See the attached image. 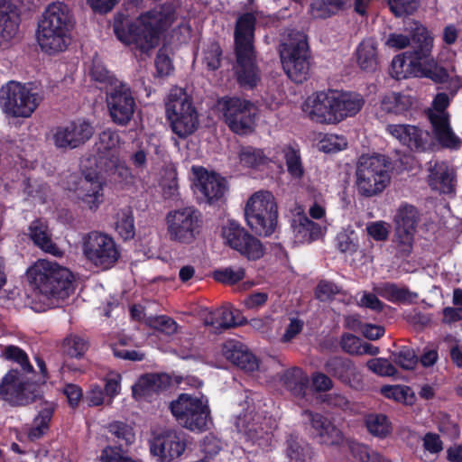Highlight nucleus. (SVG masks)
Wrapping results in <instances>:
<instances>
[{
	"label": "nucleus",
	"instance_id": "nucleus-37",
	"mask_svg": "<svg viewBox=\"0 0 462 462\" xmlns=\"http://www.w3.org/2000/svg\"><path fill=\"white\" fill-rule=\"evenodd\" d=\"M412 106L410 96L402 93L391 92L386 94L381 101V108L387 114L407 116Z\"/></svg>",
	"mask_w": 462,
	"mask_h": 462
},
{
	"label": "nucleus",
	"instance_id": "nucleus-63",
	"mask_svg": "<svg viewBox=\"0 0 462 462\" xmlns=\"http://www.w3.org/2000/svg\"><path fill=\"white\" fill-rule=\"evenodd\" d=\"M340 346L342 350L349 355H361V339L350 333H344L340 338Z\"/></svg>",
	"mask_w": 462,
	"mask_h": 462
},
{
	"label": "nucleus",
	"instance_id": "nucleus-36",
	"mask_svg": "<svg viewBox=\"0 0 462 462\" xmlns=\"http://www.w3.org/2000/svg\"><path fill=\"white\" fill-rule=\"evenodd\" d=\"M285 389L296 398L303 399L310 384L308 374L299 367L288 369L282 377Z\"/></svg>",
	"mask_w": 462,
	"mask_h": 462
},
{
	"label": "nucleus",
	"instance_id": "nucleus-17",
	"mask_svg": "<svg viewBox=\"0 0 462 462\" xmlns=\"http://www.w3.org/2000/svg\"><path fill=\"white\" fill-rule=\"evenodd\" d=\"M302 416L310 424V437L318 444L337 448L344 444L345 436L342 430L330 419L309 409L302 411Z\"/></svg>",
	"mask_w": 462,
	"mask_h": 462
},
{
	"label": "nucleus",
	"instance_id": "nucleus-5",
	"mask_svg": "<svg viewBox=\"0 0 462 462\" xmlns=\"http://www.w3.org/2000/svg\"><path fill=\"white\" fill-rule=\"evenodd\" d=\"M288 38L280 44L282 69L297 84L309 78L310 52L305 31H288Z\"/></svg>",
	"mask_w": 462,
	"mask_h": 462
},
{
	"label": "nucleus",
	"instance_id": "nucleus-26",
	"mask_svg": "<svg viewBox=\"0 0 462 462\" xmlns=\"http://www.w3.org/2000/svg\"><path fill=\"white\" fill-rule=\"evenodd\" d=\"M86 131L87 122L85 121L79 125L69 122L68 125L57 126L52 135L54 145L58 149H75L84 143L87 137Z\"/></svg>",
	"mask_w": 462,
	"mask_h": 462
},
{
	"label": "nucleus",
	"instance_id": "nucleus-50",
	"mask_svg": "<svg viewBox=\"0 0 462 462\" xmlns=\"http://www.w3.org/2000/svg\"><path fill=\"white\" fill-rule=\"evenodd\" d=\"M106 185L105 180H100L98 176L92 178L88 171V209L96 210L104 201L103 188Z\"/></svg>",
	"mask_w": 462,
	"mask_h": 462
},
{
	"label": "nucleus",
	"instance_id": "nucleus-35",
	"mask_svg": "<svg viewBox=\"0 0 462 462\" xmlns=\"http://www.w3.org/2000/svg\"><path fill=\"white\" fill-rule=\"evenodd\" d=\"M456 174L445 163L436 164L430 174V186L443 194L455 191Z\"/></svg>",
	"mask_w": 462,
	"mask_h": 462
},
{
	"label": "nucleus",
	"instance_id": "nucleus-10",
	"mask_svg": "<svg viewBox=\"0 0 462 462\" xmlns=\"http://www.w3.org/2000/svg\"><path fill=\"white\" fill-rule=\"evenodd\" d=\"M165 220L170 239L185 245L196 240L203 226V216L194 206L171 210Z\"/></svg>",
	"mask_w": 462,
	"mask_h": 462
},
{
	"label": "nucleus",
	"instance_id": "nucleus-9",
	"mask_svg": "<svg viewBox=\"0 0 462 462\" xmlns=\"http://www.w3.org/2000/svg\"><path fill=\"white\" fill-rule=\"evenodd\" d=\"M170 410L182 427L191 431H204L208 429L210 409L208 401L189 393H180L170 403Z\"/></svg>",
	"mask_w": 462,
	"mask_h": 462
},
{
	"label": "nucleus",
	"instance_id": "nucleus-38",
	"mask_svg": "<svg viewBox=\"0 0 462 462\" xmlns=\"http://www.w3.org/2000/svg\"><path fill=\"white\" fill-rule=\"evenodd\" d=\"M114 220L115 230L124 241H128L134 237V217L130 207L120 208L115 214Z\"/></svg>",
	"mask_w": 462,
	"mask_h": 462
},
{
	"label": "nucleus",
	"instance_id": "nucleus-3",
	"mask_svg": "<svg viewBox=\"0 0 462 462\" xmlns=\"http://www.w3.org/2000/svg\"><path fill=\"white\" fill-rule=\"evenodd\" d=\"M254 31H235V63L233 72L238 86L245 90L254 89L261 81V69L254 47Z\"/></svg>",
	"mask_w": 462,
	"mask_h": 462
},
{
	"label": "nucleus",
	"instance_id": "nucleus-48",
	"mask_svg": "<svg viewBox=\"0 0 462 462\" xmlns=\"http://www.w3.org/2000/svg\"><path fill=\"white\" fill-rule=\"evenodd\" d=\"M90 76L92 80L105 87L109 86L112 88L117 84V79L115 75L106 68L102 60L97 55L92 60Z\"/></svg>",
	"mask_w": 462,
	"mask_h": 462
},
{
	"label": "nucleus",
	"instance_id": "nucleus-1",
	"mask_svg": "<svg viewBox=\"0 0 462 462\" xmlns=\"http://www.w3.org/2000/svg\"><path fill=\"white\" fill-rule=\"evenodd\" d=\"M364 105L365 99L358 93L329 89L310 97L304 104L303 110L316 123L335 125L346 117L355 116Z\"/></svg>",
	"mask_w": 462,
	"mask_h": 462
},
{
	"label": "nucleus",
	"instance_id": "nucleus-15",
	"mask_svg": "<svg viewBox=\"0 0 462 462\" xmlns=\"http://www.w3.org/2000/svg\"><path fill=\"white\" fill-rule=\"evenodd\" d=\"M225 244L251 261H256L264 254L262 242L234 220H228L222 227Z\"/></svg>",
	"mask_w": 462,
	"mask_h": 462
},
{
	"label": "nucleus",
	"instance_id": "nucleus-6",
	"mask_svg": "<svg viewBox=\"0 0 462 462\" xmlns=\"http://www.w3.org/2000/svg\"><path fill=\"white\" fill-rule=\"evenodd\" d=\"M42 100V97L25 83L9 80L0 88V107L8 117H31Z\"/></svg>",
	"mask_w": 462,
	"mask_h": 462
},
{
	"label": "nucleus",
	"instance_id": "nucleus-31",
	"mask_svg": "<svg viewBox=\"0 0 462 462\" xmlns=\"http://www.w3.org/2000/svg\"><path fill=\"white\" fill-rule=\"evenodd\" d=\"M67 31H36L41 50L48 55H55L67 50L71 38Z\"/></svg>",
	"mask_w": 462,
	"mask_h": 462
},
{
	"label": "nucleus",
	"instance_id": "nucleus-7",
	"mask_svg": "<svg viewBox=\"0 0 462 462\" xmlns=\"http://www.w3.org/2000/svg\"><path fill=\"white\" fill-rule=\"evenodd\" d=\"M247 225L255 234L270 236L278 222V208L273 195L269 191L253 194L245 208Z\"/></svg>",
	"mask_w": 462,
	"mask_h": 462
},
{
	"label": "nucleus",
	"instance_id": "nucleus-33",
	"mask_svg": "<svg viewBox=\"0 0 462 462\" xmlns=\"http://www.w3.org/2000/svg\"><path fill=\"white\" fill-rule=\"evenodd\" d=\"M356 61L366 72H374L379 66L377 42L374 38L364 39L356 48Z\"/></svg>",
	"mask_w": 462,
	"mask_h": 462
},
{
	"label": "nucleus",
	"instance_id": "nucleus-47",
	"mask_svg": "<svg viewBox=\"0 0 462 462\" xmlns=\"http://www.w3.org/2000/svg\"><path fill=\"white\" fill-rule=\"evenodd\" d=\"M376 292L381 297L391 302H403L408 300L410 291L405 287H399L393 282H383L376 288Z\"/></svg>",
	"mask_w": 462,
	"mask_h": 462
},
{
	"label": "nucleus",
	"instance_id": "nucleus-49",
	"mask_svg": "<svg viewBox=\"0 0 462 462\" xmlns=\"http://www.w3.org/2000/svg\"><path fill=\"white\" fill-rule=\"evenodd\" d=\"M5 359L17 363L23 373L33 374L34 369L29 361L28 355L21 347L14 345L5 346L1 355Z\"/></svg>",
	"mask_w": 462,
	"mask_h": 462
},
{
	"label": "nucleus",
	"instance_id": "nucleus-39",
	"mask_svg": "<svg viewBox=\"0 0 462 462\" xmlns=\"http://www.w3.org/2000/svg\"><path fill=\"white\" fill-rule=\"evenodd\" d=\"M282 152L289 175L294 180L302 179L305 174V168L298 145H285Z\"/></svg>",
	"mask_w": 462,
	"mask_h": 462
},
{
	"label": "nucleus",
	"instance_id": "nucleus-42",
	"mask_svg": "<svg viewBox=\"0 0 462 462\" xmlns=\"http://www.w3.org/2000/svg\"><path fill=\"white\" fill-rule=\"evenodd\" d=\"M238 158L240 164L249 169H258L269 162L263 149L251 145L242 146L238 152Z\"/></svg>",
	"mask_w": 462,
	"mask_h": 462
},
{
	"label": "nucleus",
	"instance_id": "nucleus-19",
	"mask_svg": "<svg viewBox=\"0 0 462 462\" xmlns=\"http://www.w3.org/2000/svg\"><path fill=\"white\" fill-rule=\"evenodd\" d=\"M187 447L183 432L166 430L150 441V451L157 462H171L179 458Z\"/></svg>",
	"mask_w": 462,
	"mask_h": 462
},
{
	"label": "nucleus",
	"instance_id": "nucleus-28",
	"mask_svg": "<svg viewBox=\"0 0 462 462\" xmlns=\"http://www.w3.org/2000/svg\"><path fill=\"white\" fill-rule=\"evenodd\" d=\"M138 20L143 29H169L176 20V8L165 3L140 14Z\"/></svg>",
	"mask_w": 462,
	"mask_h": 462
},
{
	"label": "nucleus",
	"instance_id": "nucleus-45",
	"mask_svg": "<svg viewBox=\"0 0 462 462\" xmlns=\"http://www.w3.org/2000/svg\"><path fill=\"white\" fill-rule=\"evenodd\" d=\"M108 430L115 437L114 440L118 444V446H114L113 448H120L122 450H125L124 447L127 448L135 440L133 428L125 422L114 421L109 424Z\"/></svg>",
	"mask_w": 462,
	"mask_h": 462
},
{
	"label": "nucleus",
	"instance_id": "nucleus-40",
	"mask_svg": "<svg viewBox=\"0 0 462 462\" xmlns=\"http://www.w3.org/2000/svg\"><path fill=\"white\" fill-rule=\"evenodd\" d=\"M295 238L300 243L310 244L322 236V227L307 216H300L299 223L294 227Z\"/></svg>",
	"mask_w": 462,
	"mask_h": 462
},
{
	"label": "nucleus",
	"instance_id": "nucleus-62",
	"mask_svg": "<svg viewBox=\"0 0 462 462\" xmlns=\"http://www.w3.org/2000/svg\"><path fill=\"white\" fill-rule=\"evenodd\" d=\"M347 145L346 139L343 136L335 134L327 135L320 141V150L324 152H336L345 149Z\"/></svg>",
	"mask_w": 462,
	"mask_h": 462
},
{
	"label": "nucleus",
	"instance_id": "nucleus-20",
	"mask_svg": "<svg viewBox=\"0 0 462 462\" xmlns=\"http://www.w3.org/2000/svg\"><path fill=\"white\" fill-rule=\"evenodd\" d=\"M171 384V377L165 374H142L132 386V394L136 401L151 402L154 395L166 391Z\"/></svg>",
	"mask_w": 462,
	"mask_h": 462
},
{
	"label": "nucleus",
	"instance_id": "nucleus-4",
	"mask_svg": "<svg viewBox=\"0 0 462 462\" xmlns=\"http://www.w3.org/2000/svg\"><path fill=\"white\" fill-rule=\"evenodd\" d=\"M391 161L383 154L362 155L356 170L357 193L372 198L383 192L391 182Z\"/></svg>",
	"mask_w": 462,
	"mask_h": 462
},
{
	"label": "nucleus",
	"instance_id": "nucleus-24",
	"mask_svg": "<svg viewBox=\"0 0 462 462\" xmlns=\"http://www.w3.org/2000/svg\"><path fill=\"white\" fill-rule=\"evenodd\" d=\"M75 18L69 7L62 2H53L45 8L38 20V29H69Z\"/></svg>",
	"mask_w": 462,
	"mask_h": 462
},
{
	"label": "nucleus",
	"instance_id": "nucleus-27",
	"mask_svg": "<svg viewBox=\"0 0 462 462\" xmlns=\"http://www.w3.org/2000/svg\"><path fill=\"white\" fill-rule=\"evenodd\" d=\"M417 70L421 76L431 79L434 83H448V89L452 97L457 94V90L462 88V79L458 76L455 79L450 78L448 70L444 67L438 65L437 62L430 58V55L421 60Z\"/></svg>",
	"mask_w": 462,
	"mask_h": 462
},
{
	"label": "nucleus",
	"instance_id": "nucleus-13",
	"mask_svg": "<svg viewBox=\"0 0 462 462\" xmlns=\"http://www.w3.org/2000/svg\"><path fill=\"white\" fill-rule=\"evenodd\" d=\"M106 103L111 120L117 125H127L137 107L135 97L128 84L118 82L106 92Z\"/></svg>",
	"mask_w": 462,
	"mask_h": 462
},
{
	"label": "nucleus",
	"instance_id": "nucleus-14",
	"mask_svg": "<svg viewBox=\"0 0 462 462\" xmlns=\"http://www.w3.org/2000/svg\"><path fill=\"white\" fill-rule=\"evenodd\" d=\"M419 219L420 214L414 206L408 203L400 205L394 216L397 257L406 258L411 255Z\"/></svg>",
	"mask_w": 462,
	"mask_h": 462
},
{
	"label": "nucleus",
	"instance_id": "nucleus-64",
	"mask_svg": "<svg viewBox=\"0 0 462 462\" xmlns=\"http://www.w3.org/2000/svg\"><path fill=\"white\" fill-rule=\"evenodd\" d=\"M339 292L338 287L328 281H320L315 289V297L319 301L331 300Z\"/></svg>",
	"mask_w": 462,
	"mask_h": 462
},
{
	"label": "nucleus",
	"instance_id": "nucleus-21",
	"mask_svg": "<svg viewBox=\"0 0 462 462\" xmlns=\"http://www.w3.org/2000/svg\"><path fill=\"white\" fill-rule=\"evenodd\" d=\"M386 132L411 150L424 152L430 147V134L411 125H388Z\"/></svg>",
	"mask_w": 462,
	"mask_h": 462
},
{
	"label": "nucleus",
	"instance_id": "nucleus-57",
	"mask_svg": "<svg viewBox=\"0 0 462 462\" xmlns=\"http://www.w3.org/2000/svg\"><path fill=\"white\" fill-rule=\"evenodd\" d=\"M17 14L9 0H0V27L4 29L17 26Z\"/></svg>",
	"mask_w": 462,
	"mask_h": 462
},
{
	"label": "nucleus",
	"instance_id": "nucleus-16",
	"mask_svg": "<svg viewBox=\"0 0 462 462\" xmlns=\"http://www.w3.org/2000/svg\"><path fill=\"white\" fill-rule=\"evenodd\" d=\"M41 396L38 384L20 380V372L11 369L0 383V399L13 406H23L33 402Z\"/></svg>",
	"mask_w": 462,
	"mask_h": 462
},
{
	"label": "nucleus",
	"instance_id": "nucleus-46",
	"mask_svg": "<svg viewBox=\"0 0 462 462\" xmlns=\"http://www.w3.org/2000/svg\"><path fill=\"white\" fill-rule=\"evenodd\" d=\"M119 135L116 131L107 128L98 135V141L95 143V150L100 159L107 157L119 144Z\"/></svg>",
	"mask_w": 462,
	"mask_h": 462
},
{
	"label": "nucleus",
	"instance_id": "nucleus-52",
	"mask_svg": "<svg viewBox=\"0 0 462 462\" xmlns=\"http://www.w3.org/2000/svg\"><path fill=\"white\" fill-rule=\"evenodd\" d=\"M60 350L70 358H80L86 351V341L76 335H69L63 339Z\"/></svg>",
	"mask_w": 462,
	"mask_h": 462
},
{
	"label": "nucleus",
	"instance_id": "nucleus-11",
	"mask_svg": "<svg viewBox=\"0 0 462 462\" xmlns=\"http://www.w3.org/2000/svg\"><path fill=\"white\" fill-rule=\"evenodd\" d=\"M412 48L413 51L407 58L404 55H396L389 69V74L393 79L401 80L409 78L413 69H418V66L421 60L427 59L431 53L433 47V37L430 35L431 31H411Z\"/></svg>",
	"mask_w": 462,
	"mask_h": 462
},
{
	"label": "nucleus",
	"instance_id": "nucleus-56",
	"mask_svg": "<svg viewBox=\"0 0 462 462\" xmlns=\"http://www.w3.org/2000/svg\"><path fill=\"white\" fill-rule=\"evenodd\" d=\"M391 12L395 16L413 14L419 7L418 0H386Z\"/></svg>",
	"mask_w": 462,
	"mask_h": 462
},
{
	"label": "nucleus",
	"instance_id": "nucleus-32",
	"mask_svg": "<svg viewBox=\"0 0 462 462\" xmlns=\"http://www.w3.org/2000/svg\"><path fill=\"white\" fill-rule=\"evenodd\" d=\"M28 230L32 241L42 251L54 256L62 254L60 249L52 242L51 236L48 234V226L42 219L33 220Z\"/></svg>",
	"mask_w": 462,
	"mask_h": 462
},
{
	"label": "nucleus",
	"instance_id": "nucleus-18",
	"mask_svg": "<svg viewBox=\"0 0 462 462\" xmlns=\"http://www.w3.org/2000/svg\"><path fill=\"white\" fill-rule=\"evenodd\" d=\"M119 257L120 252L110 236L100 232L88 233V260L96 266L107 270Z\"/></svg>",
	"mask_w": 462,
	"mask_h": 462
},
{
	"label": "nucleus",
	"instance_id": "nucleus-43",
	"mask_svg": "<svg viewBox=\"0 0 462 462\" xmlns=\"http://www.w3.org/2000/svg\"><path fill=\"white\" fill-rule=\"evenodd\" d=\"M54 413V407L47 405L42 408L38 415L33 420V425L29 430L28 438L30 440L34 441L41 439L49 430L50 422Z\"/></svg>",
	"mask_w": 462,
	"mask_h": 462
},
{
	"label": "nucleus",
	"instance_id": "nucleus-53",
	"mask_svg": "<svg viewBox=\"0 0 462 462\" xmlns=\"http://www.w3.org/2000/svg\"><path fill=\"white\" fill-rule=\"evenodd\" d=\"M335 0H313L310 5L311 14L314 18L326 19L336 14L340 9V4Z\"/></svg>",
	"mask_w": 462,
	"mask_h": 462
},
{
	"label": "nucleus",
	"instance_id": "nucleus-54",
	"mask_svg": "<svg viewBox=\"0 0 462 462\" xmlns=\"http://www.w3.org/2000/svg\"><path fill=\"white\" fill-rule=\"evenodd\" d=\"M351 453L360 462H392L380 453L372 450L369 446L360 443H354L351 447Z\"/></svg>",
	"mask_w": 462,
	"mask_h": 462
},
{
	"label": "nucleus",
	"instance_id": "nucleus-51",
	"mask_svg": "<svg viewBox=\"0 0 462 462\" xmlns=\"http://www.w3.org/2000/svg\"><path fill=\"white\" fill-rule=\"evenodd\" d=\"M392 360L404 370H412L419 362V357L413 348L409 346H402L398 351L392 353Z\"/></svg>",
	"mask_w": 462,
	"mask_h": 462
},
{
	"label": "nucleus",
	"instance_id": "nucleus-23",
	"mask_svg": "<svg viewBox=\"0 0 462 462\" xmlns=\"http://www.w3.org/2000/svg\"><path fill=\"white\" fill-rule=\"evenodd\" d=\"M164 31H114L116 38L132 51L147 54L159 45Z\"/></svg>",
	"mask_w": 462,
	"mask_h": 462
},
{
	"label": "nucleus",
	"instance_id": "nucleus-34",
	"mask_svg": "<svg viewBox=\"0 0 462 462\" xmlns=\"http://www.w3.org/2000/svg\"><path fill=\"white\" fill-rule=\"evenodd\" d=\"M285 454L288 462H314V448L298 436L291 434L286 439Z\"/></svg>",
	"mask_w": 462,
	"mask_h": 462
},
{
	"label": "nucleus",
	"instance_id": "nucleus-55",
	"mask_svg": "<svg viewBox=\"0 0 462 462\" xmlns=\"http://www.w3.org/2000/svg\"><path fill=\"white\" fill-rule=\"evenodd\" d=\"M245 276V270L240 267L237 269L225 268L214 273V279L225 284H236L244 280Z\"/></svg>",
	"mask_w": 462,
	"mask_h": 462
},
{
	"label": "nucleus",
	"instance_id": "nucleus-12",
	"mask_svg": "<svg viewBox=\"0 0 462 462\" xmlns=\"http://www.w3.org/2000/svg\"><path fill=\"white\" fill-rule=\"evenodd\" d=\"M165 106L171 130L180 138H186L197 130L198 114L185 93L180 96L171 93Z\"/></svg>",
	"mask_w": 462,
	"mask_h": 462
},
{
	"label": "nucleus",
	"instance_id": "nucleus-58",
	"mask_svg": "<svg viewBox=\"0 0 462 462\" xmlns=\"http://www.w3.org/2000/svg\"><path fill=\"white\" fill-rule=\"evenodd\" d=\"M236 20L234 29H255L258 19L262 17V13L258 10L244 11L236 13Z\"/></svg>",
	"mask_w": 462,
	"mask_h": 462
},
{
	"label": "nucleus",
	"instance_id": "nucleus-22",
	"mask_svg": "<svg viewBox=\"0 0 462 462\" xmlns=\"http://www.w3.org/2000/svg\"><path fill=\"white\" fill-rule=\"evenodd\" d=\"M324 368L328 374L346 385L357 388L362 383L361 373L349 358L331 356L326 361Z\"/></svg>",
	"mask_w": 462,
	"mask_h": 462
},
{
	"label": "nucleus",
	"instance_id": "nucleus-30",
	"mask_svg": "<svg viewBox=\"0 0 462 462\" xmlns=\"http://www.w3.org/2000/svg\"><path fill=\"white\" fill-rule=\"evenodd\" d=\"M198 189L209 205L218 202L227 189L226 180L217 173L201 174L198 178Z\"/></svg>",
	"mask_w": 462,
	"mask_h": 462
},
{
	"label": "nucleus",
	"instance_id": "nucleus-60",
	"mask_svg": "<svg viewBox=\"0 0 462 462\" xmlns=\"http://www.w3.org/2000/svg\"><path fill=\"white\" fill-rule=\"evenodd\" d=\"M154 65L156 69V75L160 78L169 76L174 69V66L171 59L166 53V50L163 48L159 49Z\"/></svg>",
	"mask_w": 462,
	"mask_h": 462
},
{
	"label": "nucleus",
	"instance_id": "nucleus-41",
	"mask_svg": "<svg viewBox=\"0 0 462 462\" xmlns=\"http://www.w3.org/2000/svg\"><path fill=\"white\" fill-rule=\"evenodd\" d=\"M364 421L367 431L378 439H385L393 431L392 422L385 414L369 413L365 416Z\"/></svg>",
	"mask_w": 462,
	"mask_h": 462
},
{
	"label": "nucleus",
	"instance_id": "nucleus-29",
	"mask_svg": "<svg viewBox=\"0 0 462 462\" xmlns=\"http://www.w3.org/2000/svg\"><path fill=\"white\" fill-rule=\"evenodd\" d=\"M429 120L432 125L433 134L441 146L449 149H457L462 141L453 132L450 126L449 114H428Z\"/></svg>",
	"mask_w": 462,
	"mask_h": 462
},
{
	"label": "nucleus",
	"instance_id": "nucleus-2",
	"mask_svg": "<svg viewBox=\"0 0 462 462\" xmlns=\"http://www.w3.org/2000/svg\"><path fill=\"white\" fill-rule=\"evenodd\" d=\"M32 290L48 300H66L75 290L74 274L66 267L39 259L26 271Z\"/></svg>",
	"mask_w": 462,
	"mask_h": 462
},
{
	"label": "nucleus",
	"instance_id": "nucleus-44",
	"mask_svg": "<svg viewBox=\"0 0 462 462\" xmlns=\"http://www.w3.org/2000/svg\"><path fill=\"white\" fill-rule=\"evenodd\" d=\"M223 51L216 40L208 41L202 50V64L208 70L216 71L221 67Z\"/></svg>",
	"mask_w": 462,
	"mask_h": 462
},
{
	"label": "nucleus",
	"instance_id": "nucleus-61",
	"mask_svg": "<svg viewBox=\"0 0 462 462\" xmlns=\"http://www.w3.org/2000/svg\"><path fill=\"white\" fill-rule=\"evenodd\" d=\"M246 346L235 339L226 341L222 346L223 356L231 363L238 361V356L245 349Z\"/></svg>",
	"mask_w": 462,
	"mask_h": 462
},
{
	"label": "nucleus",
	"instance_id": "nucleus-25",
	"mask_svg": "<svg viewBox=\"0 0 462 462\" xmlns=\"http://www.w3.org/2000/svg\"><path fill=\"white\" fill-rule=\"evenodd\" d=\"M246 323L247 319L241 311L230 307L216 309L208 312L204 319L205 326L210 327L212 331L217 334L231 328L245 325Z\"/></svg>",
	"mask_w": 462,
	"mask_h": 462
},
{
	"label": "nucleus",
	"instance_id": "nucleus-8",
	"mask_svg": "<svg viewBox=\"0 0 462 462\" xmlns=\"http://www.w3.org/2000/svg\"><path fill=\"white\" fill-rule=\"evenodd\" d=\"M223 121L235 134L246 136L254 132L257 107L247 99L223 97L218 100Z\"/></svg>",
	"mask_w": 462,
	"mask_h": 462
},
{
	"label": "nucleus",
	"instance_id": "nucleus-59",
	"mask_svg": "<svg viewBox=\"0 0 462 462\" xmlns=\"http://www.w3.org/2000/svg\"><path fill=\"white\" fill-rule=\"evenodd\" d=\"M366 365L369 370L381 376H393L397 374L395 366L385 358L371 359Z\"/></svg>",
	"mask_w": 462,
	"mask_h": 462
}]
</instances>
